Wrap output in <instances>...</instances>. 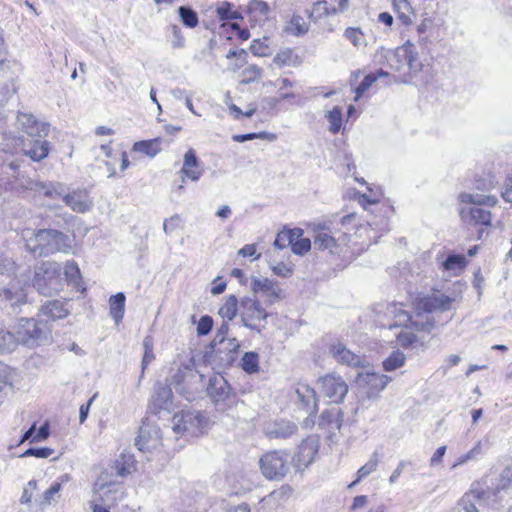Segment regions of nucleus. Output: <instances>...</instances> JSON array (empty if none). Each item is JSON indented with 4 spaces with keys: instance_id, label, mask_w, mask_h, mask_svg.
I'll list each match as a JSON object with an SVG mask.
<instances>
[{
    "instance_id": "obj_1",
    "label": "nucleus",
    "mask_w": 512,
    "mask_h": 512,
    "mask_svg": "<svg viewBox=\"0 0 512 512\" xmlns=\"http://www.w3.org/2000/svg\"><path fill=\"white\" fill-rule=\"evenodd\" d=\"M376 57L384 76L391 77L395 83L427 84L435 77L433 59L421 61L415 45L410 41L395 49L381 48Z\"/></svg>"
},
{
    "instance_id": "obj_2",
    "label": "nucleus",
    "mask_w": 512,
    "mask_h": 512,
    "mask_svg": "<svg viewBox=\"0 0 512 512\" xmlns=\"http://www.w3.org/2000/svg\"><path fill=\"white\" fill-rule=\"evenodd\" d=\"M458 201L462 204L458 209L460 219L470 225L479 227L477 239L481 240L483 234L492 227L490 209L497 206V196L463 192L458 195Z\"/></svg>"
},
{
    "instance_id": "obj_3",
    "label": "nucleus",
    "mask_w": 512,
    "mask_h": 512,
    "mask_svg": "<svg viewBox=\"0 0 512 512\" xmlns=\"http://www.w3.org/2000/svg\"><path fill=\"white\" fill-rule=\"evenodd\" d=\"M36 137L9 136L5 138L4 162L12 170L20 168L21 163L24 162V157L33 162H41L48 157L51 150L50 142Z\"/></svg>"
},
{
    "instance_id": "obj_4",
    "label": "nucleus",
    "mask_w": 512,
    "mask_h": 512,
    "mask_svg": "<svg viewBox=\"0 0 512 512\" xmlns=\"http://www.w3.org/2000/svg\"><path fill=\"white\" fill-rule=\"evenodd\" d=\"M388 309L390 313L394 314L396 318L401 319L399 322L389 324V329L401 326L402 322L404 321L410 322V325L406 326V328L399 332L396 336L397 342L403 348H408L417 342L418 337L416 333H430L435 327V320L433 317L427 316L425 321H421L419 318L412 320L410 314L401 307H398V305L395 303L390 305Z\"/></svg>"
},
{
    "instance_id": "obj_5",
    "label": "nucleus",
    "mask_w": 512,
    "mask_h": 512,
    "mask_svg": "<svg viewBox=\"0 0 512 512\" xmlns=\"http://www.w3.org/2000/svg\"><path fill=\"white\" fill-rule=\"evenodd\" d=\"M259 468L267 480L279 481L290 471L289 454L286 450H270L259 459Z\"/></svg>"
},
{
    "instance_id": "obj_6",
    "label": "nucleus",
    "mask_w": 512,
    "mask_h": 512,
    "mask_svg": "<svg viewBox=\"0 0 512 512\" xmlns=\"http://www.w3.org/2000/svg\"><path fill=\"white\" fill-rule=\"evenodd\" d=\"M454 301V298L434 288L430 293L415 297L412 305L415 317L420 318L422 314L446 312L452 308Z\"/></svg>"
},
{
    "instance_id": "obj_7",
    "label": "nucleus",
    "mask_w": 512,
    "mask_h": 512,
    "mask_svg": "<svg viewBox=\"0 0 512 512\" xmlns=\"http://www.w3.org/2000/svg\"><path fill=\"white\" fill-rule=\"evenodd\" d=\"M317 384L320 394L328 400L329 404H342L349 392L347 382L335 372L326 373L319 377Z\"/></svg>"
},
{
    "instance_id": "obj_8",
    "label": "nucleus",
    "mask_w": 512,
    "mask_h": 512,
    "mask_svg": "<svg viewBox=\"0 0 512 512\" xmlns=\"http://www.w3.org/2000/svg\"><path fill=\"white\" fill-rule=\"evenodd\" d=\"M320 436L308 435L296 447L292 456V462L296 470L304 471L309 468L319 457Z\"/></svg>"
},
{
    "instance_id": "obj_9",
    "label": "nucleus",
    "mask_w": 512,
    "mask_h": 512,
    "mask_svg": "<svg viewBox=\"0 0 512 512\" xmlns=\"http://www.w3.org/2000/svg\"><path fill=\"white\" fill-rule=\"evenodd\" d=\"M391 377L378 372H359L355 382L363 394L369 399H376L391 382Z\"/></svg>"
},
{
    "instance_id": "obj_10",
    "label": "nucleus",
    "mask_w": 512,
    "mask_h": 512,
    "mask_svg": "<svg viewBox=\"0 0 512 512\" xmlns=\"http://www.w3.org/2000/svg\"><path fill=\"white\" fill-rule=\"evenodd\" d=\"M349 239L346 234L335 238L329 232L321 230L314 237L315 247L323 252H328L332 256H345L349 251Z\"/></svg>"
},
{
    "instance_id": "obj_11",
    "label": "nucleus",
    "mask_w": 512,
    "mask_h": 512,
    "mask_svg": "<svg viewBox=\"0 0 512 512\" xmlns=\"http://www.w3.org/2000/svg\"><path fill=\"white\" fill-rule=\"evenodd\" d=\"M240 315L246 327L257 331L264 325L268 317L267 311L261 306L260 302L251 298L242 300Z\"/></svg>"
},
{
    "instance_id": "obj_12",
    "label": "nucleus",
    "mask_w": 512,
    "mask_h": 512,
    "mask_svg": "<svg viewBox=\"0 0 512 512\" xmlns=\"http://www.w3.org/2000/svg\"><path fill=\"white\" fill-rule=\"evenodd\" d=\"M136 446L140 451L152 452L162 446L160 429L154 425L143 423L136 438Z\"/></svg>"
},
{
    "instance_id": "obj_13",
    "label": "nucleus",
    "mask_w": 512,
    "mask_h": 512,
    "mask_svg": "<svg viewBox=\"0 0 512 512\" xmlns=\"http://www.w3.org/2000/svg\"><path fill=\"white\" fill-rule=\"evenodd\" d=\"M330 352L333 358L341 365L351 368H365L368 365L364 357L350 351L341 343L332 345Z\"/></svg>"
},
{
    "instance_id": "obj_14",
    "label": "nucleus",
    "mask_w": 512,
    "mask_h": 512,
    "mask_svg": "<svg viewBox=\"0 0 512 512\" xmlns=\"http://www.w3.org/2000/svg\"><path fill=\"white\" fill-rule=\"evenodd\" d=\"M295 392L301 408L310 416H315L318 412V397L314 388L307 383L298 382Z\"/></svg>"
},
{
    "instance_id": "obj_15",
    "label": "nucleus",
    "mask_w": 512,
    "mask_h": 512,
    "mask_svg": "<svg viewBox=\"0 0 512 512\" xmlns=\"http://www.w3.org/2000/svg\"><path fill=\"white\" fill-rule=\"evenodd\" d=\"M180 174L182 182H186L187 180L196 182L201 178L203 169L194 149L190 148L184 154L183 165L180 170Z\"/></svg>"
},
{
    "instance_id": "obj_16",
    "label": "nucleus",
    "mask_w": 512,
    "mask_h": 512,
    "mask_svg": "<svg viewBox=\"0 0 512 512\" xmlns=\"http://www.w3.org/2000/svg\"><path fill=\"white\" fill-rule=\"evenodd\" d=\"M17 121L29 137L38 136L46 138L50 127L47 123L37 120L32 114L19 113Z\"/></svg>"
},
{
    "instance_id": "obj_17",
    "label": "nucleus",
    "mask_w": 512,
    "mask_h": 512,
    "mask_svg": "<svg viewBox=\"0 0 512 512\" xmlns=\"http://www.w3.org/2000/svg\"><path fill=\"white\" fill-rule=\"evenodd\" d=\"M245 12L251 27H255L257 25H263L269 20L271 8L269 4L263 0H251L247 4Z\"/></svg>"
},
{
    "instance_id": "obj_18",
    "label": "nucleus",
    "mask_w": 512,
    "mask_h": 512,
    "mask_svg": "<svg viewBox=\"0 0 512 512\" xmlns=\"http://www.w3.org/2000/svg\"><path fill=\"white\" fill-rule=\"evenodd\" d=\"M252 290L267 304H272L281 297L279 286L267 278L254 279L252 281Z\"/></svg>"
},
{
    "instance_id": "obj_19",
    "label": "nucleus",
    "mask_w": 512,
    "mask_h": 512,
    "mask_svg": "<svg viewBox=\"0 0 512 512\" xmlns=\"http://www.w3.org/2000/svg\"><path fill=\"white\" fill-rule=\"evenodd\" d=\"M214 14L222 29H226L229 22L243 20L242 13L229 1H221L216 4Z\"/></svg>"
},
{
    "instance_id": "obj_20",
    "label": "nucleus",
    "mask_w": 512,
    "mask_h": 512,
    "mask_svg": "<svg viewBox=\"0 0 512 512\" xmlns=\"http://www.w3.org/2000/svg\"><path fill=\"white\" fill-rule=\"evenodd\" d=\"M64 202L73 211L78 213H84L88 211L92 205L89 194L85 190H76L68 193L64 197Z\"/></svg>"
},
{
    "instance_id": "obj_21",
    "label": "nucleus",
    "mask_w": 512,
    "mask_h": 512,
    "mask_svg": "<svg viewBox=\"0 0 512 512\" xmlns=\"http://www.w3.org/2000/svg\"><path fill=\"white\" fill-rule=\"evenodd\" d=\"M392 8L402 25L411 26L413 24L416 11L410 0H392Z\"/></svg>"
},
{
    "instance_id": "obj_22",
    "label": "nucleus",
    "mask_w": 512,
    "mask_h": 512,
    "mask_svg": "<svg viewBox=\"0 0 512 512\" xmlns=\"http://www.w3.org/2000/svg\"><path fill=\"white\" fill-rule=\"evenodd\" d=\"M163 142L164 140L161 137L136 141L132 146V150L136 153L153 158L163 150Z\"/></svg>"
},
{
    "instance_id": "obj_23",
    "label": "nucleus",
    "mask_w": 512,
    "mask_h": 512,
    "mask_svg": "<svg viewBox=\"0 0 512 512\" xmlns=\"http://www.w3.org/2000/svg\"><path fill=\"white\" fill-rule=\"evenodd\" d=\"M303 62V56L299 55L293 48H285L280 50L273 58V63L278 68L286 66L296 67Z\"/></svg>"
},
{
    "instance_id": "obj_24",
    "label": "nucleus",
    "mask_w": 512,
    "mask_h": 512,
    "mask_svg": "<svg viewBox=\"0 0 512 512\" xmlns=\"http://www.w3.org/2000/svg\"><path fill=\"white\" fill-rule=\"evenodd\" d=\"M64 276L68 284H72L81 293L86 292L80 268L75 261H67L64 267Z\"/></svg>"
},
{
    "instance_id": "obj_25",
    "label": "nucleus",
    "mask_w": 512,
    "mask_h": 512,
    "mask_svg": "<svg viewBox=\"0 0 512 512\" xmlns=\"http://www.w3.org/2000/svg\"><path fill=\"white\" fill-rule=\"evenodd\" d=\"M340 7L336 4H329L328 0H320L312 5L309 12V18L313 21H317L324 17L340 13Z\"/></svg>"
},
{
    "instance_id": "obj_26",
    "label": "nucleus",
    "mask_w": 512,
    "mask_h": 512,
    "mask_svg": "<svg viewBox=\"0 0 512 512\" xmlns=\"http://www.w3.org/2000/svg\"><path fill=\"white\" fill-rule=\"evenodd\" d=\"M45 235L49 238L54 245L56 251L69 252L71 249L70 239L64 233L53 230V229H43L39 230L37 236Z\"/></svg>"
},
{
    "instance_id": "obj_27",
    "label": "nucleus",
    "mask_w": 512,
    "mask_h": 512,
    "mask_svg": "<svg viewBox=\"0 0 512 512\" xmlns=\"http://www.w3.org/2000/svg\"><path fill=\"white\" fill-rule=\"evenodd\" d=\"M125 302L126 297L122 292L112 295L109 298V314L116 324L121 323L124 318Z\"/></svg>"
},
{
    "instance_id": "obj_28",
    "label": "nucleus",
    "mask_w": 512,
    "mask_h": 512,
    "mask_svg": "<svg viewBox=\"0 0 512 512\" xmlns=\"http://www.w3.org/2000/svg\"><path fill=\"white\" fill-rule=\"evenodd\" d=\"M116 474L126 477L136 470V460L134 456L122 453L114 463Z\"/></svg>"
},
{
    "instance_id": "obj_29",
    "label": "nucleus",
    "mask_w": 512,
    "mask_h": 512,
    "mask_svg": "<svg viewBox=\"0 0 512 512\" xmlns=\"http://www.w3.org/2000/svg\"><path fill=\"white\" fill-rule=\"evenodd\" d=\"M226 58L230 60L228 69L233 73H237L248 64V53L244 49L231 50Z\"/></svg>"
},
{
    "instance_id": "obj_30",
    "label": "nucleus",
    "mask_w": 512,
    "mask_h": 512,
    "mask_svg": "<svg viewBox=\"0 0 512 512\" xmlns=\"http://www.w3.org/2000/svg\"><path fill=\"white\" fill-rule=\"evenodd\" d=\"M263 69L257 64L246 65L239 73V83L247 85L262 78Z\"/></svg>"
},
{
    "instance_id": "obj_31",
    "label": "nucleus",
    "mask_w": 512,
    "mask_h": 512,
    "mask_svg": "<svg viewBox=\"0 0 512 512\" xmlns=\"http://www.w3.org/2000/svg\"><path fill=\"white\" fill-rule=\"evenodd\" d=\"M301 234H304L301 228L283 229L277 234L274 245L279 249L291 247L293 237H299Z\"/></svg>"
},
{
    "instance_id": "obj_32",
    "label": "nucleus",
    "mask_w": 512,
    "mask_h": 512,
    "mask_svg": "<svg viewBox=\"0 0 512 512\" xmlns=\"http://www.w3.org/2000/svg\"><path fill=\"white\" fill-rule=\"evenodd\" d=\"M285 31L294 36H302L309 31V24L302 16L293 15L286 24Z\"/></svg>"
},
{
    "instance_id": "obj_33",
    "label": "nucleus",
    "mask_w": 512,
    "mask_h": 512,
    "mask_svg": "<svg viewBox=\"0 0 512 512\" xmlns=\"http://www.w3.org/2000/svg\"><path fill=\"white\" fill-rule=\"evenodd\" d=\"M208 393L215 402L225 401L230 394V387L226 381L211 382L208 386Z\"/></svg>"
},
{
    "instance_id": "obj_34",
    "label": "nucleus",
    "mask_w": 512,
    "mask_h": 512,
    "mask_svg": "<svg viewBox=\"0 0 512 512\" xmlns=\"http://www.w3.org/2000/svg\"><path fill=\"white\" fill-rule=\"evenodd\" d=\"M406 356L400 350L393 351L387 358L382 362V367L386 372H391L399 369L405 365Z\"/></svg>"
},
{
    "instance_id": "obj_35",
    "label": "nucleus",
    "mask_w": 512,
    "mask_h": 512,
    "mask_svg": "<svg viewBox=\"0 0 512 512\" xmlns=\"http://www.w3.org/2000/svg\"><path fill=\"white\" fill-rule=\"evenodd\" d=\"M238 310V300L235 295H229L226 297L224 303L219 308V315L228 321L235 318Z\"/></svg>"
},
{
    "instance_id": "obj_36",
    "label": "nucleus",
    "mask_w": 512,
    "mask_h": 512,
    "mask_svg": "<svg viewBox=\"0 0 512 512\" xmlns=\"http://www.w3.org/2000/svg\"><path fill=\"white\" fill-rule=\"evenodd\" d=\"M178 15L182 24L189 29H194L199 24L198 14L190 7L180 6Z\"/></svg>"
},
{
    "instance_id": "obj_37",
    "label": "nucleus",
    "mask_w": 512,
    "mask_h": 512,
    "mask_svg": "<svg viewBox=\"0 0 512 512\" xmlns=\"http://www.w3.org/2000/svg\"><path fill=\"white\" fill-rule=\"evenodd\" d=\"M326 118L329 122V131L332 134H337L341 130L343 124L342 108L339 106L333 107L328 111Z\"/></svg>"
},
{
    "instance_id": "obj_38",
    "label": "nucleus",
    "mask_w": 512,
    "mask_h": 512,
    "mask_svg": "<svg viewBox=\"0 0 512 512\" xmlns=\"http://www.w3.org/2000/svg\"><path fill=\"white\" fill-rule=\"evenodd\" d=\"M468 264L464 255L460 254H452L449 255L446 260L443 262L442 266L444 270L447 271H463Z\"/></svg>"
},
{
    "instance_id": "obj_39",
    "label": "nucleus",
    "mask_w": 512,
    "mask_h": 512,
    "mask_svg": "<svg viewBox=\"0 0 512 512\" xmlns=\"http://www.w3.org/2000/svg\"><path fill=\"white\" fill-rule=\"evenodd\" d=\"M240 364L245 372L249 374L256 373L259 371V356L256 352H246L242 356Z\"/></svg>"
},
{
    "instance_id": "obj_40",
    "label": "nucleus",
    "mask_w": 512,
    "mask_h": 512,
    "mask_svg": "<svg viewBox=\"0 0 512 512\" xmlns=\"http://www.w3.org/2000/svg\"><path fill=\"white\" fill-rule=\"evenodd\" d=\"M144 354L142 358V373H144L147 366L155 359L154 354V341L151 335H148L143 340Z\"/></svg>"
},
{
    "instance_id": "obj_41",
    "label": "nucleus",
    "mask_w": 512,
    "mask_h": 512,
    "mask_svg": "<svg viewBox=\"0 0 512 512\" xmlns=\"http://www.w3.org/2000/svg\"><path fill=\"white\" fill-rule=\"evenodd\" d=\"M384 73L378 70L374 73H370L364 77L360 84L356 88V99H358L364 92H366L380 77H383Z\"/></svg>"
},
{
    "instance_id": "obj_42",
    "label": "nucleus",
    "mask_w": 512,
    "mask_h": 512,
    "mask_svg": "<svg viewBox=\"0 0 512 512\" xmlns=\"http://www.w3.org/2000/svg\"><path fill=\"white\" fill-rule=\"evenodd\" d=\"M378 466V460L376 458L370 459L367 463L361 466L357 471L356 479L348 485L349 488H352L357 483H359L363 478L370 475L372 472L376 470Z\"/></svg>"
},
{
    "instance_id": "obj_43",
    "label": "nucleus",
    "mask_w": 512,
    "mask_h": 512,
    "mask_svg": "<svg viewBox=\"0 0 512 512\" xmlns=\"http://www.w3.org/2000/svg\"><path fill=\"white\" fill-rule=\"evenodd\" d=\"M276 138H277L276 134L265 132V131L259 132V133L239 134V135L233 136V140L236 142H240V143L248 141V140H253V139H264V140H268V141H274V140H276Z\"/></svg>"
},
{
    "instance_id": "obj_44",
    "label": "nucleus",
    "mask_w": 512,
    "mask_h": 512,
    "mask_svg": "<svg viewBox=\"0 0 512 512\" xmlns=\"http://www.w3.org/2000/svg\"><path fill=\"white\" fill-rule=\"evenodd\" d=\"M293 238L294 239L291 244V250L293 253L303 255L310 250L311 241L309 238L304 237V234H301L299 237Z\"/></svg>"
},
{
    "instance_id": "obj_45",
    "label": "nucleus",
    "mask_w": 512,
    "mask_h": 512,
    "mask_svg": "<svg viewBox=\"0 0 512 512\" xmlns=\"http://www.w3.org/2000/svg\"><path fill=\"white\" fill-rule=\"evenodd\" d=\"M249 50L257 57H268L271 55L270 46L261 39H254L250 44Z\"/></svg>"
},
{
    "instance_id": "obj_46",
    "label": "nucleus",
    "mask_w": 512,
    "mask_h": 512,
    "mask_svg": "<svg viewBox=\"0 0 512 512\" xmlns=\"http://www.w3.org/2000/svg\"><path fill=\"white\" fill-rule=\"evenodd\" d=\"M224 32L229 33L230 31L234 32L236 38L240 41H247L250 38V32L247 28L241 27L237 22H229L226 29H223Z\"/></svg>"
},
{
    "instance_id": "obj_47",
    "label": "nucleus",
    "mask_w": 512,
    "mask_h": 512,
    "mask_svg": "<svg viewBox=\"0 0 512 512\" xmlns=\"http://www.w3.org/2000/svg\"><path fill=\"white\" fill-rule=\"evenodd\" d=\"M61 482H55L53 483L44 493L42 496L41 504L44 506L50 505L53 501H55L56 497L58 496L60 490H61Z\"/></svg>"
},
{
    "instance_id": "obj_48",
    "label": "nucleus",
    "mask_w": 512,
    "mask_h": 512,
    "mask_svg": "<svg viewBox=\"0 0 512 512\" xmlns=\"http://www.w3.org/2000/svg\"><path fill=\"white\" fill-rule=\"evenodd\" d=\"M342 416L341 409L333 408L324 410L320 415V422L324 425H330L338 421Z\"/></svg>"
},
{
    "instance_id": "obj_49",
    "label": "nucleus",
    "mask_w": 512,
    "mask_h": 512,
    "mask_svg": "<svg viewBox=\"0 0 512 512\" xmlns=\"http://www.w3.org/2000/svg\"><path fill=\"white\" fill-rule=\"evenodd\" d=\"M54 454V449L49 447H41V448H29L22 453V457L33 456L36 458H49Z\"/></svg>"
},
{
    "instance_id": "obj_50",
    "label": "nucleus",
    "mask_w": 512,
    "mask_h": 512,
    "mask_svg": "<svg viewBox=\"0 0 512 512\" xmlns=\"http://www.w3.org/2000/svg\"><path fill=\"white\" fill-rule=\"evenodd\" d=\"M188 370L189 369L185 366L179 367L172 376L170 385H173L176 389L180 388V392H183L184 388L182 387V384L187 377Z\"/></svg>"
},
{
    "instance_id": "obj_51",
    "label": "nucleus",
    "mask_w": 512,
    "mask_h": 512,
    "mask_svg": "<svg viewBox=\"0 0 512 512\" xmlns=\"http://www.w3.org/2000/svg\"><path fill=\"white\" fill-rule=\"evenodd\" d=\"M344 36L354 45L359 46L364 41V34L359 28L348 27Z\"/></svg>"
},
{
    "instance_id": "obj_52",
    "label": "nucleus",
    "mask_w": 512,
    "mask_h": 512,
    "mask_svg": "<svg viewBox=\"0 0 512 512\" xmlns=\"http://www.w3.org/2000/svg\"><path fill=\"white\" fill-rule=\"evenodd\" d=\"M213 323L214 322L211 316H202L197 324V334L199 336L207 335L212 330Z\"/></svg>"
},
{
    "instance_id": "obj_53",
    "label": "nucleus",
    "mask_w": 512,
    "mask_h": 512,
    "mask_svg": "<svg viewBox=\"0 0 512 512\" xmlns=\"http://www.w3.org/2000/svg\"><path fill=\"white\" fill-rule=\"evenodd\" d=\"M172 399V390L169 386L158 385L156 388V400H160L159 407H162V404L170 402Z\"/></svg>"
},
{
    "instance_id": "obj_54",
    "label": "nucleus",
    "mask_w": 512,
    "mask_h": 512,
    "mask_svg": "<svg viewBox=\"0 0 512 512\" xmlns=\"http://www.w3.org/2000/svg\"><path fill=\"white\" fill-rule=\"evenodd\" d=\"M487 495V492L484 488L480 486V483H474L469 491H467L463 496H469L470 500L479 501L483 499Z\"/></svg>"
},
{
    "instance_id": "obj_55",
    "label": "nucleus",
    "mask_w": 512,
    "mask_h": 512,
    "mask_svg": "<svg viewBox=\"0 0 512 512\" xmlns=\"http://www.w3.org/2000/svg\"><path fill=\"white\" fill-rule=\"evenodd\" d=\"M47 313L53 318H61L66 315V311L63 309L62 304L59 301H51L46 305Z\"/></svg>"
},
{
    "instance_id": "obj_56",
    "label": "nucleus",
    "mask_w": 512,
    "mask_h": 512,
    "mask_svg": "<svg viewBox=\"0 0 512 512\" xmlns=\"http://www.w3.org/2000/svg\"><path fill=\"white\" fill-rule=\"evenodd\" d=\"M457 512H479L475 501L470 500L469 496H463L458 502Z\"/></svg>"
},
{
    "instance_id": "obj_57",
    "label": "nucleus",
    "mask_w": 512,
    "mask_h": 512,
    "mask_svg": "<svg viewBox=\"0 0 512 512\" xmlns=\"http://www.w3.org/2000/svg\"><path fill=\"white\" fill-rule=\"evenodd\" d=\"M38 489V484L36 480H30L27 483V486L24 489V492L21 496V502L29 503L32 499L33 493Z\"/></svg>"
},
{
    "instance_id": "obj_58",
    "label": "nucleus",
    "mask_w": 512,
    "mask_h": 512,
    "mask_svg": "<svg viewBox=\"0 0 512 512\" xmlns=\"http://www.w3.org/2000/svg\"><path fill=\"white\" fill-rule=\"evenodd\" d=\"M274 274L281 277H289L293 273V269L291 266L285 264L284 262L277 263L272 267Z\"/></svg>"
},
{
    "instance_id": "obj_59",
    "label": "nucleus",
    "mask_w": 512,
    "mask_h": 512,
    "mask_svg": "<svg viewBox=\"0 0 512 512\" xmlns=\"http://www.w3.org/2000/svg\"><path fill=\"white\" fill-rule=\"evenodd\" d=\"M50 436V425L46 421L35 433L32 438V442L44 441Z\"/></svg>"
},
{
    "instance_id": "obj_60",
    "label": "nucleus",
    "mask_w": 512,
    "mask_h": 512,
    "mask_svg": "<svg viewBox=\"0 0 512 512\" xmlns=\"http://www.w3.org/2000/svg\"><path fill=\"white\" fill-rule=\"evenodd\" d=\"M238 254L242 257H253L254 259H258L260 254H257V246L256 244H246L239 251Z\"/></svg>"
},
{
    "instance_id": "obj_61",
    "label": "nucleus",
    "mask_w": 512,
    "mask_h": 512,
    "mask_svg": "<svg viewBox=\"0 0 512 512\" xmlns=\"http://www.w3.org/2000/svg\"><path fill=\"white\" fill-rule=\"evenodd\" d=\"M5 299L13 301V304L24 302L25 294L22 289L17 290L13 293L10 289L4 291Z\"/></svg>"
},
{
    "instance_id": "obj_62",
    "label": "nucleus",
    "mask_w": 512,
    "mask_h": 512,
    "mask_svg": "<svg viewBox=\"0 0 512 512\" xmlns=\"http://www.w3.org/2000/svg\"><path fill=\"white\" fill-rule=\"evenodd\" d=\"M97 394H94L85 404H82L79 409V422L80 424H83L89 414L91 404L95 400Z\"/></svg>"
},
{
    "instance_id": "obj_63",
    "label": "nucleus",
    "mask_w": 512,
    "mask_h": 512,
    "mask_svg": "<svg viewBox=\"0 0 512 512\" xmlns=\"http://www.w3.org/2000/svg\"><path fill=\"white\" fill-rule=\"evenodd\" d=\"M368 503V497L366 495H359L354 497L353 502L350 506L351 511H356L365 507Z\"/></svg>"
},
{
    "instance_id": "obj_64",
    "label": "nucleus",
    "mask_w": 512,
    "mask_h": 512,
    "mask_svg": "<svg viewBox=\"0 0 512 512\" xmlns=\"http://www.w3.org/2000/svg\"><path fill=\"white\" fill-rule=\"evenodd\" d=\"M446 452V446H440L436 449L433 456L431 457L430 464L432 466L442 462V458Z\"/></svg>"
}]
</instances>
